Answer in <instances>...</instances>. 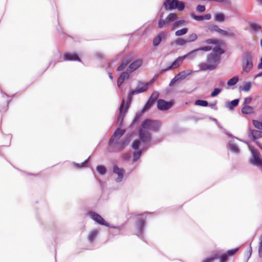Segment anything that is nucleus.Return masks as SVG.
I'll return each instance as SVG.
<instances>
[{
    "label": "nucleus",
    "mask_w": 262,
    "mask_h": 262,
    "mask_svg": "<svg viewBox=\"0 0 262 262\" xmlns=\"http://www.w3.org/2000/svg\"><path fill=\"white\" fill-rule=\"evenodd\" d=\"M157 77V76H155V77L150 81L146 84H144L142 82H139V85H141L142 87L139 89L132 90L128 93L126 103L125 102V99L124 98L122 99V102L119 107V113L117 119V124L118 127L116 128L115 131H125V129H121V127L123 125V119L125 116L126 114L128 112V108L132 103L133 96L145 92L148 89V86L152 83Z\"/></svg>",
    "instance_id": "nucleus-1"
},
{
    "label": "nucleus",
    "mask_w": 262,
    "mask_h": 262,
    "mask_svg": "<svg viewBox=\"0 0 262 262\" xmlns=\"http://www.w3.org/2000/svg\"><path fill=\"white\" fill-rule=\"evenodd\" d=\"M125 133V132H114L108 141L107 147L108 152H121L128 146L135 132L128 133L126 134Z\"/></svg>",
    "instance_id": "nucleus-2"
},
{
    "label": "nucleus",
    "mask_w": 262,
    "mask_h": 262,
    "mask_svg": "<svg viewBox=\"0 0 262 262\" xmlns=\"http://www.w3.org/2000/svg\"><path fill=\"white\" fill-rule=\"evenodd\" d=\"M140 140L137 139L133 141L132 147L134 150L133 152V161H137L142 154V150H146L149 146L151 140L150 132H138Z\"/></svg>",
    "instance_id": "nucleus-3"
},
{
    "label": "nucleus",
    "mask_w": 262,
    "mask_h": 262,
    "mask_svg": "<svg viewBox=\"0 0 262 262\" xmlns=\"http://www.w3.org/2000/svg\"><path fill=\"white\" fill-rule=\"evenodd\" d=\"M220 56L214 53H210L208 55L207 61L208 63H202L200 64V69L202 71L208 70H214L217 64L220 62Z\"/></svg>",
    "instance_id": "nucleus-4"
},
{
    "label": "nucleus",
    "mask_w": 262,
    "mask_h": 262,
    "mask_svg": "<svg viewBox=\"0 0 262 262\" xmlns=\"http://www.w3.org/2000/svg\"><path fill=\"white\" fill-rule=\"evenodd\" d=\"M243 70L246 73L251 71L253 67L252 57L251 53L246 51L242 58Z\"/></svg>",
    "instance_id": "nucleus-5"
},
{
    "label": "nucleus",
    "mask_w": 262,
    "mask_h": 262,
    "mask_svg": "<svg viewBox=\"0 0 262 262\" xmlns=\"http://www.w3.org/2000/svg\"><path fill=\"white\" fill-rule=\"evenodd\" d=\"M88 214L96 223L105 226H110V224L106 222L99 214L93 211H90L88 212Z\"/></svg>",
    "instance_id": "nucleus-6"
},
{
    "label": "nucleus",
    "mask_w": 262,
    "mask_h": 262,
    "mask_svg": "<svg viewBox=\"0 0 262 262\" xmlns=\"http://www.w3.org/2000/svg\"><path fill=\"white\" fill-rule=\"evenodd\" d=\"M159 95V92L155 91L152 93L148 100L143 107L142 112H144L147 111L157 100Z\"/></svg>",
    "instance_id": "nucleus-7"
},
{
    "label": "nucleus",
    "mask_w": 262,
    "mask_h": 262,
    "mask_svg": "<svg viewBox=\"0 0 262 262\" xmlns=\"http://www.w3.org/2000/svg\"><path fill=\"white\" fill-rule=\"evenodd\" d=\"M173 104V102L166 101L163 99H159L157 101V107L161 111H166L170 108Z\"/></svg>",
    "instance_id": "nucleus-8"
},
{
    "label": "nucleus",
    "mask_w": 262,
    "mask_h": 262,
    "mask_svg": "<svg viewBox=\"0 0 262 262\" xmlns=\"http://www.w3.org/2000/svg\"><path fill=\"white\" fill-rule=\"evenodd\" d=\"M184 8L185 4L183 2L178 0H172L168 5L167 9L170 10L177 9L179 11H181L184 10Z\"/></svg>",
    "instance_id": "nucleus-9"
},
{
    "label": "nucleus",
    "mask_w": 262,
    "mask_h": 262,
    "mask_svg": "<svg viewBox=\"0 0 262 262\" xmlns=\"http://www.w3.org/2000/svg\"><path fill=\"white\" fill-rule=\"evenodd\" d=\"M248 137L262 149V144L257 141V139L262 137V132H249Z\"/></svg>",
    "instance_id": "nucleus-10"
},
{
    "label": "nucleus",
    "mask_w": 262,
    "mask_h": 262,
    "mask_svg": "<svg viewBox=\"0 0 262 262\" xmlns=\"http://www.w3.org/2000/svg\"><path fill=\"white\" fill-rule=\"evenodd\" d=\"M124 172L123 168H120L117 165L113 166V172L118 175V177L115 179L117 182H120L122 180Z\"/></svg>",
    "instance_id": "nucleus-11"
},
{
    "label": "nucleus",
    "mask_w": 262,
    "mask_h": 262,
    "mask_svg": "<svg viewBox=\"0 0 262 262\" xmlns=\"http://www.w3.org/2000/svg\"><path fill=\"white\" fill-rule=\"evenodd\" d=\"M167 33L162 31L159 33L156 37L154 38L153 45L155 47L159 46L162 40L166 39Z\"/></svg>",
    "instance_id": "nucleus-12"
},
{
    "label": "nucleus",
    "mask_w": 262,
    "mask_h": 262,
    "mask_svg": "<svg viewBox=\"0 0 262 262\" xmlns=\"http://www.w3.org/2000/svg\"><path fill=\"white\" fill-rule=\"evenodd\" d=\"M63 59L66 61H81V59L78 55L75 53L66 52L64 53L63 56Z\"/></svg>",
    "instance_id": "nucleus-13"
},
{
    "label": "nucleus",
    "mask_w": 262,
    "mask_h": 262,
    "mask_svg": "<svg viewBox=\"0 0 262 262\" xmlns=\"http://www.w3.org/2000/svg\"><path fill=\"white\" fill-rule=\"evenodd\" d=\"M183 60V58L181 57H178L170 66L165 69H162L161 71V73H163L168 70L174 69L179 67L182 63Z\"/></svg>",
    "instance_id": "nucleus-14"
},
{
    "label": "nucleus",
    "mask_w": 262,
    "mask_h": 262,
    "mask_svg": "<svg viewBox=\"0 0 262 262\" xmlns=\"http://www.w3.org/2000/svg\"><path fill=\"white\" fill-rule=\"evenodd\" d=\"M251 153L253 157V159L250 160V163L254 165H257L258 162L260 161L259 158V154L256 149H253L251 150Z\"/></svg>",
    "instance_id": "nucleus-15"
},
{
    "label": "nucleus",
    "mask_w": 262,
    "mask_h": 262,
    "mask_svg": "<svg viewBox=\"0 0 262 262\" xmlns=\"http://www.w3.org/2000/svg\"><path fill=\"white\" fill-rule=\"evenodd\" d=\"M220 34L223 36L233 38L236 35V32L230 28H228L227 31L221 29Z\"/></svg>",
    "instance_id": "nucleus-16"
},
{
    "label": "nucleus",
    "mask_w": 262,
    "mask_h": 262,
    "mask_svg": "<svg viewBox=\"0 0 262 262\" xmlns=\"http://www.w3.org/2000/svg\"><path fill=\"white\" fill-rule=\"evenodd\" d=\"M191 17L197 21H202L203 20H209L211 18L210 14H206L204 15H196L194 13L190 14Z\"/></svg>",
    "instance_id": "nucleus-17"
},
{
    "label": "nucleus",
    "mask_w": 262,
    "mask_h": 262,
    "mask_svg": "<svg viewBox=\"0 0 262 262\" xmlns=\"http://www.w3.org/2000/svg\"><path fill=\"white\" fill-rule=\"evenodd\" d=\"M142 61L141 60H136L129 65L128 67V71L130 73H132L140 67Z\"/></svg>",
    "instance_id": "nucleus-18"
},
{
    "label": "nucleus",
    "mask_w": 262,
    "mask_h": 262,
    "mask_svg": "<svg viewBox=\"0 0 262 262\" xmlns=\"http://www.w3.org/2000/svg\"><path fill=\"white\" fill-rule=\"evenodd\" d=\"M145 226V221L142 219H140L139 221L138 225V235L139 237H142L143 234V227Z\"/></svg>",
    "instance_id": "nucleus-19"
},
{
    "label": "nucleus",
    "mask_w": 262,
    "mask_h": 262,
    "mask_svg": "<svg viewBox=\"0 0 262 262\" xmlns=\"http://www.w3.org/2000/svg\"><path fill=\"white\" fill-rule=\"evenodd\" d=\"M151 125L149 126L148 129L152 130L153 131H157L159 129L160 126V123L158 121L152 120Z\"/></svg>",
    "instance_id": "nucleus-20"
},
{
    "label": "nucleus",
    "mask_w": 262,
    "mask_h": 262,
    "mask_svg": "<svg viewBox=\"0 0 262 262\" xmlns=\"http://www.w3.org/2000/svg\"><path fill=\"white\" fill-rule=\"evenodd\" d=\"M228 146V148L231 151L236 154H238L239 152V149L236 144L232 143L231 142H229Z\"/></svg>",
    "instance_id": "nucleus-21"
},
{
    "label": "nucleus",
    "mask_w": 262,
    "mask_h": 262,
    "mask_svg": "<svg viewBox=\"0 0 262 262\" xmlns=\"http://www.w3.org/2000/svg\"><path fill=\"white\" fill-rule=\"evenodd\" d=\"M221 30V29L219 28L216 25H210L207 27L206 31L217 32L220 34Z\"/></svg>",
    "instance_id": "nucleus-22"
},
{
    "label": "nucleus",
    "mask_w": 262,
    "mask_h": 262,
    "mask_svg": "<svg viewBox=\"0 0 262 262\" xmlns=\"http://www.w3.org/2000/svg\"><path fill=\"white\" fill-rule=\"evenodd\" d=\"M130 62V60L128 59H126L122 61L121 64L117 68V71H121L123 70L129 64Z\"/></svg>",
    "instance_id": "nucleus-23"
},
{
    "label": "nucleus",
    "mask_w": 262,
    "mask_h": 262,
    "mask_svg": "<svg viewBox=\"0 0 262 262\" xmlns=\"http://www.w3.org/2000/svg\"><path fill=\"white\" fill-rule=\"evenodd\" d=\"M242 112L245 114H250L253 112V108L249 105H244L242 109Z\"/></svg>",
    "instance_id": "nucleus-24"
},
{
    "label": "nucleus",
    "mask_w": 262,
    "mask_h": 262,
    "mask_svg": "<svg viewBox=\"0 0 262 262\" xmlns=\"http://www.w3.org/2000/svg\"><path fill=\"white\" fill-rule=\"evenodd\" d=\"M239 99H235L226 104V106L230 110H233V106H236L239 103Z\"/></svg>",
    "instance_id": "nucleus-25"
},
{
    "label": "nucleus",
    "mask_w": 262,
    "mask_h": 262,
    "mask_svg": "<svg viewBox=\"0 0 262 262\" xmlns=\"http://www.w3.org/2000/svg\"><path fill=\"white\" fill-rule=\"evenodd\" d=\"M190 72H187V71H183L175 76V79H181L185 78L187 76L190 74Z\"/></svg>",
    "instance_id": "nucleus-26"
},
{
    "label": "nucleus",
    "mask_w": 262,
    "mask_h": 262,
    "mask_svg": "<svg viewBox=\"0 0 262 262\" xmlns=\"http://www.w3.org/2000/svg\"><path fill=\"white\" fill-rule=\"evenodd\" d=\"M225 15L222 13H217L214 15V20L219 22H223L225 20Z\"/></svg>",
    "instance_id": "nucleus-27"
},
{
    "label": "nucleus",
    "mask_w": 262,
    "mask_h": 262,
    "mask_svg": "<svg viewBox=\"0 0 262 262\" xmlns=\"http://www.w3.org/2000/svg\"><path fill=\"white\" fill-rule=\"evenodd\" d=\"M98 230L97 229H94L92 231H91L90 233L89 236H88V239L89 241H92L95 237L98 234Z\"/></svg>",
    "instance_id": "nucleus-28"
},
{
    "label": "nucleus",
    "mask_w": 262,
    "mask_h": 262,
    "mask_svg": "<svg viewBox=\"0 0 262 262\" xmlns=\"http://www.w3.org/2000/svg\"><path fill=\"white\" fill-rule=\"evenodd\" d=\"M151 122H152L151 119H147L145 120L142 123V128L145 129H148L151 125Z\"/></svg>",
    "instance_id": "nucleus-29"
},
{
    "label": "nucleus",
    "mask_w": 262,
    "mask_h": 262,
    "mask_svg": "<svg viewBox=\"0 0 262 262\" xmlns=\"http://www.w3.org/2000/svg\"><path fill=\"white\" fill-rule=\"evenodd\" d=\"M198 38V35L195 33H191L189 34L186 39L187 42H190L195 41Z\"/></svg>",
    "instance_id": "nucleus-30"
},
{
    "label": "nucleus",
    "mask_w": 262,
    "mask_h": 262,
    "mask_svg": "<svg viewBox=\"0 0 262 262\" xmlns=\"http://www.w3.org/2000/svg\"><path fill=\"white\" fill-rule=\"evenodd\" d=\"M97 172L101 175L104 174L106 172V168L104 166L98 165L96 167Z\"/></svg>",
    "instance_id": "nucleus-31"
},
{
    "label": "nucleus",
    "mask_w": 262,
    "mask_h": 262,
    "mask_svg": "<svg viewBox=\"0 0 262 262\" xmlns=\"http://www.w3.org/2000/svg\"><path fill=\"white\" fill-rule=\"evenodd\" d=\"M129 75L128 73L126 72H122L120 76L118 77V79L124 82L125 79H128L129 78Z\"/></svg>",
    "instance_id": "nucleus-32"
},
{
    "label": "nucleus",
    "mask_w": 262,
    "mask_h": 262,
    "mask_svg": "<svg viewBox=\"0 0 262 262\" xmlns=\"http://www.w3.org/2000/svg\"><path fill=\"white\" fill-rule=\"evenodd\" d=\"M194 104L196 105H199V106H205V107L209 105V104L207 101L203 100H197L195 101Z\"/></svg>",
    "instance_id": "nucleus-33"
},
{
    "label": "nucleus",
    "mask_w": 262,
    "mask_h": 262,
    "mask_svg": "<svg viewBox=\"0 0 262 262\" xmlns=\"http://www.w3.org/2000/svg\"><path fill=\"white\" fill-rule=\"evenodd\" d=\"M249 26L254 31H259L261 29V27L258 24L254 23H250Z\"/></svg>",
    "instance_id": "nucleus-34"
},
{
    "label": "nucleus",
    "mask_w": 262,
    "mask_h": 262,
    "mask_svg": "<svg viewBox=\"0 0 262 262\" xmlns=\"http://www.w3.org/2000/svg\"><path fill=\"white\" fill-rule=\"evenodd\" d=\"M238 77L237 76H234L233 78L230 79L227 81V84L228 85H234L237 83L238 81Z\"/></svg>",
    "instance_id": "nucleus-35"
},
{
    "label": "nucleus",
    "mask_w": 262,
    "mask_h": 262,
    "mask_svg": "<svg viewBox=\"0 0 262 262\" xmlns=\"http://www.w3.org/2000/svg\"><path fill=\"white\" fill-rule=\"evenodd\" d=\"M177 18V16L175 13H170L166 18L167 22L173 21Z\"/></svg>",
    "instance_id": "nucleus-36"
},
{
    "label": "nucleus",
    "mask_w": 262,
    "mask_h": 262,
    "mask_svg": "<svg viewBox=\"0 0 262 262\" xmlns=\"http://www.w3.org/2000/svg\"><path fill=\"white\" fill-rule=\"evenodd\" d=\"M188 31V29L186 28H183L181 30H178L175 32V35L177 36H182L185 34Z\"/></svg>",
    "instance_id": "nucleus-37"
},
{
    "label": "nucleus",
    "mask_w": 262,
    "mask_h": 262,
    "mask_svg": "<svg viewBox=\"0 0 262 262\" xmlns=\"http://www.w3.org/2000/svg\"><path fill=\"white\" fill-rule=\"evenodd\" d=\"M252 123H253V126L255 128H256L257 129H260V130H262V122H261L258 121V120H253Z\"/></svg>",
    "instance_id": "nucleus-38"
},
{
    "label": "nucleus",
    "mask_w": 262,
    "mask_h": 262,
    "mask_svg": "<svg viewBox=\"0 0 262 262\" xmlns=\"http://www.w3.org/2000/svg\"><path fill=\"white\" fill-rule=\"evenodd\" d=\"M186 39H184L181 38H178L175 40V43L178 46H183L187 43Z\"/></svg>",
    "instance_id": "nucleus-39"
},
{
    "label": "nucleus",
    "mask_w": 262,
    "mask_h": 262,
    "mask_svg": "<svg viewBox=\"0 0 262 262\" xmlns=\"http://www.w3.org/2000/svg\"><path fill=\"white\" fill-rule=\"evenodd\" d=\"M162 17H163V14H161V15H160L161 18L159 20V22H158V27L159 28H162L166 24L168 23V22H167V21H166V19L164 20L162 18Z\"/></svg>",
    "instance_id": "nucleus-40"
},
{
    "label": "nucleus",
    "mask_w": 262,
    "mask_h": 262,
    "mask_svg": "<svg viewBox=\"0 0 262 262\" xmlns=\"http://www.w3.org/2000/svg\"><path fill=\"white\" fill-rule=\"evenodd\" d=\"M212 50L215 53H217L220 54H222L225 52V51L222 49L220 46H216L213 48Z\"/></svg>",
    "instance_id": "nucleus-41"
},
{
    "label": "nucleus",
    "mask_w": 262,
    "mask_h": 262,
    "mask_svg": "<svg viewBox=\"0 0 262 262\" xmlns=\"http://www.w3.org/2000/svg\"><path fill=\"white\" fill-rule=\"evenodd\" d=\"M204 42L206 44L210 45V44H217L219 42V41L217 39H213V38H209L207 39L204 41Z\"/></svg>",
    "instance_id": "nucleus-42"
},
{
    "label": "nucleus",
    "mask_w": 262,
    "mask_h": 262,
    "mask_svg": "<svg viewBox=\"0 0 262 262\" xmlns=\"http://www.w3.org/2000/svg\"><path fill=\"white\" fill-rule=\"evenodd\" d=\"M218 259L220 260V262H227L228 258L227 255L225 253L221 255L220 256H218Z\"/></svg>",
    "instance_id": "nucleus-43"
},
{
    "label": "nucleus",
    "mask_w": 262,
    "mask_h": 262,
    "mask_svg": "<svg viewBox=\"0 0 262 262\" xmlns=\"http://www.w3.org/2000/svg\"><path fill=\"white\" fill-rule=\"evenodd\" d=\"M238 250V248L229 250L227 251L226 254L227 255V256H232L234 255Z\"/></svg>",
    "instance_id": "nucleus-44"
},
{
    "label": "nucleus",
    "mask_w": 262,
    "mask_h": 262,
    "mask_svg": "<svg viewBox=\"0 0 262 262\" xmlns=\"http://www.w3.org/2000/svg\"><path fill=\"white\" fill-rule=\"evenodd\" d=\"M198 52L199 50L198 49H195L190 52L188 54H187L186 56L188 57V58H192L196 55Z\"/></svg>",
    "instance_id": "nucleus-45"
},
{
    "label": "nucleus",
    "mask_w": 262,
    "mask_h": 262,
    "mask_svg": "<svg viewBox=\"0 0 262 262\" xmlns=\"http://www.w3.org/2000/svg\"><path fill=\"white\" fill-rule=\"evenodd\" d=\"M216 259H218V256L217 255H215L213 257L206 258L202 262H213V261Z\"/></svg>",
    "instance_id": "nucleus-46"
},
{
    "label": "nucleus",
    "mask_w": 262,
    "mask_h": 262,
    "mask_svg": "<svg viewBox=\"0 0 262 262\" xmlns=\"http://www.w3.org/2000/svg\"><path fill=\"white\" fill-rule=\"evenodd\" d=\"M221 92V89L215 88L214 89L213 91L211 93V96L212 97H214L216 96L219 93H220Z\"/></svg>",
    "instance_id": "nucleus-47"
},
{
    "label": "nucleus",
    "mask_w": 262,
    "mask_h": 262,
    "mask_svg": "<svg viewBox=\"0 0 262 262\" xmlns=\"http://www.w3.org/2000/svg\"><path fill=\"white\" fill-rule=\"evenodd\" d=\"M185 21L184 20H180L175 21L173 24V29L176 28L178 27L179 26L183 24L184 23Z\"/></svg>",
    "instance_id": "nucleus-48"
},
{
    "label": "nucleus",
    "mask_w": 262,
    "mask_h": 262,
    "mask_svg": "<svg viewBox=\"0 0 262 262\" xmlns=\"http://www.w3.org/2000/svg\"><path fill=\"white\" fill-rule=\"evenodd\" d=\"M206 7L204 5H198L196 7V10L199 12H203L205 11Z\"/></svg>",
    "instance_id": "nucleus-49"
},
{
    "label": "nucleus",
    "mask_w": 262,
    "mask_h": 262,
    "mask_svg": "<svg viewBox=\"0 0 262 262\" xmlns=\"http://www.w3.org/2000/svg\"><path fill=\"white\" fill-rule=\"evenodd\" d=\"M251 84L250 82H246L243 88V90L245 92H248L251 88Z\"/></svg>",
    "instance_id": "nucleus-50"
},
{
    "label": "nucleus",
    "mask_w": 262,
    "mask_h": 262,
    "mask_svg": "<svg viewBox=\"0 0 262 262\" xmlns=\"http://www.w3.org/2000/svg\"><path fill=\"white\" fill-rule=\"evenodd\" d=\"M198 49L199 50V52L200 51H203L207 52V51H210L212 49V47H211V46H205V47L200 48Z\"/></svg>",
    "instance_id": "nucleus-51"
},
{
    "label": "nucleus",
    "mask_w": 262,
    "mask_h": 262,
    "mask_svg": "<svg viewBox=\"0 0 262 262\" xmlns=\"http://www.w3.org/2000/svg\"><path fill=\"white\" fill-rule=\"evenodd\" d=\"M258 255L259 257H262V235L260 236V242L259 246Z\"/></svg>",
    "instance_id": "nucleus-52"
},
{
    "label": "nucleus",
    "mask_w": 262,
    "mask_h": 262,
    "mask_svg": "<svg viewBox=\"0 0 262 262\" xmlns=\"http://www.w3.org/2000/svg\"><path fill=\"white\" fill-rule=\"evenodd\" d=\"M252 100V98L250 97L245 98L243 104L244 105H247V104H249Z\"/></svg>",
    "instance_id": "nucleus-53"
},
{
    "label": "nucleus",
    "mask_w": 262,
    "mask_h": 262,
    "mask_svg": "<svg viewBox=\"0 0 262 262\" xmlns=\"http://www.w3.org/2000/svg\"><path fill=\"white\" fill-rule=\"evenodd\" d=\"M140 117V114H139V115L137 114L136 116H135V117L134 118V120L133 121L132 123L133 124H135L136 122H137L138 121Z\"/></svg>",
    "instance_id": "nucleus-54"
},
{
    "label": "nucleus",
    "mask_w": 262,
    "mask_h": 262,
    "mask_svg": "<svg viewBox=\"0 0 262 262\" xmlns=\"http://www.w3.org/2000/svg\"><path fill=\"white\" fill-rule=\"evenodd\" d=\"M89 158H90V157H89L87 159H86L84 162L81 163L80 164H77V165L78 166H80V167L83 166L88 161Z\"/></svg>",
    "instance_id": "nucleus-55"
},
{
    "label": "nucleus",
    "mask_w": 262,
    "mask_h": 262,
    "mask_svg": "<svg viewBox=\"0 0 262 262\" xmlns=\"http://www.w3.org/2000/svg\"><path fill=\"white\" fill-rule=\"evenodd\" d=\"M170 0H166L164 3V5L166 9H167L168 5H169V4H170Z\"/></svg>",
    "instance_id": "nucleus-56"
},
{
    "label": "nucleus",
    "mask_w": 262,
    "mask_h": 262,
    "mask_svg": "<svg viewBox=\"0 0 262 262\" xmlns=\"http://www.w3.org/2000/svg\"><path fill=\"white\" fill-rule=\"evenodd\" d=\"M257 68L258 69H262V57L260 58V63L258 64Z\"/></svg>",
    "instance_id": "nucleus-57"
},
{
    "label": "nucleus",
    "mask_w": 262,
    "mask_h": 262,
    "mask_svg": "<svg viewBox=\"0 0 262 262\" xmlns=\"http://www.w3.org/2000/svg\"><path fill=\"white\" fill-rule=\"evenodd\" d=\"M252 251V247H251V244H249V257L251 256V255Z\"/></svg>",
    "instance_id": "nucleus-58"
},
{
    "label": "nucleus",
    "mask_w": 262,
    "mask_h": 262,
    "mask_svg": "<svg viewBox=\"0 0 262 262\" xmlns=\"http://www.w3.org/2000/svg\"><path fill=\"white\" fill-rule=\"evenodd\" d=\"M179 79H175V77L172 79V80L170 81L169 85H171L173 83H174L175 82L178 81Z\"/></svg>",
    "instance_id": "nucleus-59"
},
{
    "label": "nucleus",
    "mask_w": 262,
    "mask_h": 262,
    "mask_svg": "<svg viewBox=\"0 0 262 262\" xmlns=\"http://www.w3.org/2000/svg\"><path fill=\"white\" fill-rule=\"evenodd\" d=\"M124 82L119 80L118 79H117V85L119 87H120L123 83Z\"/></svg>",
    "instance_id": "nucleus-60"
},
{
    "label": "nucleus",
    "mask_w": 262,
    "mask_h": 262,
    "mask_svg": "<svg viewBox=\"0 0 262 262\" xmlns=\"http://www.w3.org/2000/svg\"><path fill=\"white\" fill-rule=\"evenodd\" d=\"M219 85L221 86H225V82L224 81H220Z\"/></svg>",
    "instance_id": "nucleus-61"
},
{
    "label": "nucleus",
    "mask_w": 262,
    "mask_h": 262,
    "mask_svg": "<svg viewBox=\"0 0 262 262\" xmlns=\"http://www.w3.org/2000/svg\"><path fill=\"white\" fill-rule=\"evenodd\" d=\"M108 76H109V77L111 79L113 80V75H112V73L110 72L108 73Z\"/></svg>",
    "instance_id": "nucleus-62"
},
{
    "label": "nucleus",
    "mask_w": 262,
    "mask_h": 262,
    "mask_svg": "<svg viewBox=\"0 0 262 262\" xmlns=\"http://www.w3.org/2000/svg\"><path fill=\"white\" fill-rule=\"evenodd\" d=\"M128 158V155L127 154H124L123 155V158L124 159H126L127 158Z\"/></svg>",
    "instance_id": "nucleus-63"
},
{
    "label": "nucleus",
    "mask_w": 262,
    "mask_h": 262,
    "mask_svg": "<svg viewBox=\"0 0 262 262\" xmlns=\"http://www.w3.org/2000/svg\"><path fill=\"white\" fill-rule=\"evenodd\" d=\"M257 166H262V159H260V161L258 162Z\"/></svg>",
    "instance_id": "nucleus-64"
}]
</instances>
